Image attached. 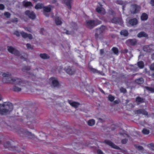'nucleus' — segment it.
I'll return each instance as SVG.
<instances>
[{"label":"nucleus","instance_id":"obj_1","mask_svg":"<svg viewBox=\"0 0 154 154\" xmlns=\"http://www.w3.org/2000/svg\"><path fill=\"white\" fill-rule=\"evenodd\" d=\"M1 74L3 77L2 81L4 83H13L15 85L14 87L15 91H20L26 85L25 82L20 79L13 77L10 72H3Z\"/></svg>","mask_w":154,"mask_h":154},{"label":"nucleus","instance_id":"obj_2","mask_svg":"<svg viewBox=\"0 0 154 154\" xmlns=\"http://www.w3.org/2000/svg\"><path fill=\"white\" fill-rule=\"evenodd\" d=\"M13 108V105L9 102H6L0 104V114H6L11 111Z\"/></svg>","mask_w":154,"mask_h":154},{"label":"nucleus","instance_id":"obj_3","mask_svg":"<svg viewBox=\"0 0 154 154\" xmlns=\"http://www.w3.org/2000/svg\"><path fill=\"white\" fill-rule=\"evenodd\" d=\"M49 83L53 87H58L59 86V83L57 79L55 77H51L49 79Z\"/></svg>","mask_w":154,"mask_h":154},{"label":"nucleus","instance_id":"obj_4","mask_svg":"<svg viewBox=\"0 0 154 154\" xmlns=\"http://www.w3.org/2000/svg\"><path fill=\"white\" fill-rule=\"evenodd\" d=\"M22 134H23L25 136L30 139H33L35 140H37V137L33 134L30 132L26 131H21Z\"/></svg>","mask_w":154,"mask_h":154},{"label":"nucleus","instance_id":"obj_5","mask_svg":"<svg viewBox=\"0 0 154 154\" xmlns=\"http://www.w3.org/2000/svg\"><path fill=\"white\" fill-rule=\"evenodd\" d=\"M8 50L9 52L15 55L20 56L21 54L19 51L12 46H8Z\"/></svg>","mask_w":154,"mask_h":154},{"label":"nucleus","instance_id":"obj_6","mask_svg":"<svg viewBox=\"0 0 154 154\" xmlns=\"http://www.w3.org/2000/svg\"><path fill=\"white\" fill-rule=\"evenodd\" d=\"M140 6L136 5H133L131 6L130 11L133 14H136L140 10Z\"/></svg>","mask_w":154,"mask_h":154},{"label":"nucleus","instance_id":"obj_7","mask_svg":"<svg viewBox=\"0 0 154 154\" xmlns=\"http://www.w3.org/2000/svg\"><path fill=\"white\" fill-rule=\"evenodd\" d=\"M106 30V27L104 26H101L100 28L96 30V33L95 34V36L97 38H98V35L102 33L103 32Z\"/></svg>","mask_w":154,"mask_h":154},{"label":"nucleus","instance_id":"obj_8","mask_svg":"<svg viewBox=\"0 0 154 154\" xmlns=\"http://www.w3.org/2000/svg\"><path fill=\"white\" fill-rule=\"evenodd\" d=\"M64 70L68 74L70 75L73 74L75 71L73 68L69 66H66L64 68Z\"/></svg>","mask_w":154,"mask_h":154},{"label":"nucleus","instance_id":"obj_9","mask_svg":"<svg viewBox=\"0 0 154 154\" xmlns=\"http://www.w3.org/2000/svg\"><path fill=\"white\" fill-rule=\"evenodd\" d=\"M25 14L31 19H34L35 17V14L32 11H27L25 12Z\"/></svg>","mask_w":154,"mask_h":154},{"label":"nucleus","instance_id":"obj_10","mask_svg":"<svg viewBox=\"0 0 154 154\" xmlns=\"http://www.w3.org/2000/svg\"><path fill=\"white\" fill-rule=\"evenodd\" d=\"M68 103L72 106L75 108H77L80 105V103L77 102L72 100H68Z\"/></svg>","mask_w":154,"mask_h":154},{"label":"nucleus","instance_id":"obj_11","mask_svg":"<svg viewBox=\"0 0 154 154\" xmlns=\"http://www.w3.org/2000/svg\"><path fill=\"white\" fill-rule=\"evenodd\" d=\"M126 21L128 25H134L137 23V21L136 19H134L130 20L127 19Z\"/></svg>","mask_w":154,"mask_h":154},{"label":"nucleus","instance_id":"obj_12","mask_svg":"<svg viewBox=\"0 0 154 154\" xmlns=\"http://www.w3.org/2000/svg\"><path fill=\"white\" fill-rule=\"evenodd\" d=\"M154 48V46L152 45L149 46H145L143 48V50L144 51L150 52Z\"/></svg>","mask_w":154,"mask_h":154},{"label":"nucleus","instance_id":"obj_13","mask_svg":"<svg viewBox=\"0 0 154 154\" xmlns=\"http://www.w3.org/2000/svg\"><path fill=\"white\" fill-rule=\"evenodd\" d=\"M96 25L94 22L93 20H89L86 21V25L89 28H91Z\"/></svg>","mask_w":154,"mask_h":154},{"label":"nucleus","instance_id":"obj_14","mask_svg":"<svg viewBox=\"0 0 154 154\" xmlns=\"http://www.w3.org/2000/svg\"><path fill=\"white\" fill-rule=\"evenodd\" d=\"M96 10L98 13L102 14H104L105 12L104 9L101 6L97 7Z\"/></svg>","mask_w":154,"mask_h":154},{"label":"nucleus","instance_id":"obj_15","mask_svg":"<svg viewBox=\"0 0 154 154\" xmlns=\"http://www.w3.org/2000/svg\"><path fill=\"white\" fill-rule=\"evenodd\" d=\"M105 143L108 145L110 146L111 147L115 149H119V147L115 145V144L112 143L109 140L105 141Z\"/></svg>","mask_w":154,"mask_h":154},{"label":"nucleus","instance_id":"obj_16","mask_svg":"<svg viewBox=\"0 0 154 154\" xmlns=\"http://www.w3.org/2000/svg\"><path fill=\"white\" fill-rule=\"evenodd\" d=\"M64 3L67 6L69 9L71 8V3L72 0H63Z\"/></svg>","mask_w":154,"mask_h":154},{"label":"nucleus","instance_id":"obj_17","mask_svg":"<svg viewBox=\"0 0 154 154\" xmlns=\"http://www.w3.org/2000/svg\"><path fill=\"white\" fill-rule=\"evenodd\" d=\"M23 5L26 7L32 6V4L30 2H28L27 1H24L23 2Z\"/></svg>","mask_w":154,"mask_h":154},{"label":"nucleus","instance_id":"obj_18","mask_svg":"<svg viewBox=\"0 0 154 154\" xmlns=\"http://www.w3.org/2000/svg\"><path fill=\"white\" fill-rule=\"evenodd\" d=\"M148 18V16L147 14L145 13L142 14L141 16V19L142 20L145 21L147 20Z\"/></svg>","mask_w":154,"mask_h":154},{"label":"nucleus","instance_id":"obj_19","mask_svg":"<svg viewBox=\"0 0 154 154\" xmlns=\"http://www.w3.org/2000/svg\"><path fill=\"white\" fill-rule=\"evenodd\" d=\"M95 122V121L94 119H91L88 121L87 124L89 126H92L94 125Z\"/></svg>","mask_w":154,"mask_h":154},{"label":"nucleus","instance_id":"obj_20","mask_svg":"<svg viewBox=\"0 0 154 154\" xmlns=\"http://www.w3.org/2000/svg\"><path fill=\"white\" fill-rule=\"evenodd\" d=\"M44 6L43 4L40 3H38L36 5L35 7L36 9L38 10L42 8H43Z\"/></svg>","mask_w":154,"mask_h":154},{"label":"nucleus","instance_id":"obj_21","mask_svg":"<svg viewBox=\"0 0 154 154\" xmlns=\"http://www.w3.org/2000/svg\"><path fill=\"white\" fill-rule=\"evenodd\" d=\"M55 22L57 25H60L62 23L61 19L59 17H56L55 19Z\"/></svg>","mask_w":154,"mask_h":154},{"label":"nucleus","instance_id":"obj_22","mask_svg":"<svg viewBox=\"0 0 154 154\" xmlns=\"http://www.w3.org/2000/svg\"><path fill=\"white\" fill-rule=\"evenodd\" d=\"M147 35L145 32H141L137 35L138 37L141 38L142 37H146Z\"/></svg>","mask_w":154,"mask_h":154},{"label":"nucleus","instance_id":"obj_23","mask_svg":"<svg viewBox=\"0 0 154 154\" xmlns=\"http://www.w3.org/2000/svg\"><path fill=\"white\" fill-rule=\"evenodd\" d=\"M40 57L43 59H47L49 58V56L45 54H41L40 55Z\"/></svg>","mask_w":154,"mask_h":154},{"label":"nucleus","instance_id":"obj_24","mask_svg":"<svg viewBox=\"0 0 154 154\" xmlns=\"http://www.w3.org/2000/svg\"><path fill=\"white\" fill-rule=\"evenodd\" d=\"M44 10L46 12H50L51 9V6L49 5L48 6L45 7L43 8Z\"/></svg>","mask_w":154,"mask_h":154},{"label":"nucleus","instance_id":"obj_25","mask_svg":"<svg viewBox=\"0 0 154 154\" xmlns=\"http://www.w3.org/2000/svg\"><path fill=\"white\" fill-rule=\"evenodd\" d=\"M136 41L134 39H129L127 41V42L131 45H134L136 43Z\"/></svg>","mask_w":154,"mask_h":154},{"label":"nucleus","instance_id":"obj_26","mask_svg":"<svg viewBox=\"0 0 154 154\" xmlns=\"http://www.w3.org/2000/svg\"><path fill=\"white\" fill-rule=\"evenodd\" d=\"M120 33L121 35H123L125 36H127L128 34V32L125 30H123Z\"/></svg>","mask_w":154,"mask_h":154},{"label":"nucleus","instance_id":"obj_27","mask_svg":"<svg viewBox=\"0 0 154 154\" xmlns=\"http://www.w3.org/2000/svg\"><path fill=\"white\" fill-rule=\"evenodd\" d=\"M136 82L137 84H141L143 83V79L141 78L136 80Z\"/></svg>","mask_w":154,"mask_h":154},{"label":"nucleus","instance_id":"obj_28","mask_svg":"<svg viewBox=\"0 0 154 154\" xmlns=\"http://www.w3.org/2000/svg\"><path fill=\"white\" fill-rule=\"evenodd\" d=\"M137 64L138 67L140 68H143L144 66V63L142 61L138 62Z\"/></svg>","mask_w":154,"mask_h":154},{"label":"nucleus","instance_id":"obj_29","mask_svg":"<svg viewBox=\"0 0 154 154\" xmlns=\"http://www.w3.org/2000/svg\"><path fill=\"white\" fill-rule=\"evenodd\" d=\"M28 34L23 31L21 32V35L23 38H26L27 37Z\"/></svg>","mask_w":154,"mask_h":154},{"label":"nucleus","instance_id":"obj_30","mask_svg":"<svg viewBox=\"0 0 154 154\" xmlns=\"http://www.w3.org/2000/svg\"><path fill=\"white\" fill-rule=\"evenodd\" d=\"M108 99L109 101L112 102L114 100L115 97L114 96L109 95L108 96Z\"/></svg>","mask_w":154,"mask_h":154},{"label":"nucleus","instance_id":"obj_31","mask_svg":"<svg viewBox=\"0 0 154 154\" xmlns=\"http://www.w3.org/2000/svg\"><path fill=\"white\" fill-rule=\"evenodd\" d=\"M142 132L144 134H149V131L147 129H144L143 130Z\"/></svg>","mask_w":154,"mask_h":154},{"label":"nucleus","instance_id":"obj_32","mask_svg":"<svg viewBox=\"0 0 154 154\" xmlns=\"http://www.w3.org/2000/svg\"><path fill=\"white\" fill-rule=\"evenodd\" d=\"M112 50L114 53L115 54H117L118 52V49L116 48H113L112 49Z\"/></svg>","mask_w":154,"mask_h":154},{"label":"nucleus","instance_id":"obj_33","mask_svg":"<svg viewBox=\"0 0 154 154\" xmlns=\"http://www.w3.org/2000/svg\"><path fill=\"white\" fill-rule=\"evenodd\" d=\"M14 34L16 35L17 36H19L21 35V32H19L18 31H15L14 33Z\"/></svg>","mask_w":154,"mask_h":154},{"label":"nucleus","instance_id":"obj_34","mask_svg":"<svg viewBox=\"0 0 154 154\" xmlns=\"http://www.w3.org/2000/svg\"><path fill=\"white\" fill-rule=\"evenodd\" d=\"M87 91H88L90 94L92 93L94 91L91 88H88V90L87 89Z\"/></svg>","mask_w":154,"mask_h":154},{"label":"nucleus","instance_id":"obj_35","mask_svg":"<svg viewBox=\"0 0 154 154\" xmlns=\"http://www.w3.org/2000/svg\"><path fill=\"white\" fill-rule=\"evenodd\" d=\"M136 101L138 102H141L143 101V99L139 97H138L136 98Z\"/></svg>","mask_w":154,"mask_h":154},{"label":"nucleus","instance_id":"obj_36","mask_svg":"<svg viewBox=\"0 0 154 154\" xmlns=\"http://www.w3.org/2000/svg\"><path fill=\"white\" fill-rule=\"evenodd\" d=\"M5 16L7 18H9L10 16V14L8 12H5L4 14Z\"/></svg>","mask_w":154,"mask_h":154},{"label":"nucleus","instance_id":"obj_37","mask_svg":"<svg viewBox=\"0 0 154 154\" xmlns=\"http://www.w3.org/2000/svg\"><path fill=\"white\" fill-rule=\"evenodd\" d=\"M24 29L26 30L29 32H31L32 31V29H31L29 27H25L24 28Z\"/></svg>","mask_w":154,"mask_h":154},{"label":"nucleus","instance_id":"obj_38","mask_svg":"<svg viewBox=\"0 0 154 154\" xmlns=\"http://www.w3.org/2000/svg\"><path fill=\"white\" fill-rule=\"evenodd\" d=\"M26 47L27 48L29 49H32L33 47L30 44H26Z\"/></svg>","mask_w":154,"mask_h":154},{"label":"nucleus","instance_id":"obj_39","mask_svg":"<svg viewBox=\"0 0 154 154\" xmlns=\"http://www.w3.org/2000/svg\"><path fill=\"white\" fill-rule=\"evenodd\" d=\"M146 88L147 90H149L151 92H154V90L152 88L148 87H146Z\"/></svg>","mask_w":154,"mask_h":154},{"label":"nucleus","instance_id":"obj_40","mask_svg":"<svg viewBox=\"0 0 154 154\" xmlns=\"http://www.w3.org/2000/svg\"><path fill=\"white\" fill-rule=\"evenodd\" d=\"M30 69V67L29 66L25 67L23 68V71L25 70H29Z\"/></svg>","mask_w":154,"mask_h":154},{"label":"nucleus","instance_id":"obj_41","mask_svg":"<svg viewBox=\"0 0 154 154\" xmlns=\"http://www.w3.org/2000/svg\"><path fill=\"white\" fill-rule=\"evenodd\" d=\"M27 38H28L29 39H31L32 38V36L30 34H28Z\"/></svg>","mask_w":154,"mask_h":154},{"label":"nucleus","instance_id":"obj_42","mask_svg":"<svg viewBox=\"0 0 154 154\" xmlns=\"http://www.w3.org/2000/svg\"><path fill=\"white\" fill-rule=\"evenodd\" d=\"M150 69L152 70H154V63L152 64L150 67Z\"/></svg>","mask_w":154,"mask_h":154},{"label":"nucleus","instance_id":"obj_43","mask_svg":"<svg viewBox=\"0 0 154 154\" xmlns=\"http://www.w3.org/2000/svg\"><path fill=\"white\" fill-rule=\"evenodd\" d=\"M138 111H139V112H138L139 113H141L144 115H147V113L146 112L143 111V112H141L140 110Z\"/></svg>","mask_w":154,"mask_h":154},{"label":"nucleus","instance_id":"obj_44","mask_svg":"<svg viewBox=\"0 0 154 154\" xmlns=\"http://www.w3.org/2000/svg\"><path fill=\"white\" fill-rule=\"evenodd\" d=\"M97 153L98 154H103V152L100 150H98L97 151Z\"/></svg>","mask_w":154,"mask_h":154},{"label":"nucleus","instance_id":"obj_45","mask_svg":"<svg viewBox=\"0 0 154 154\" xmlns=\"http://www.w3.org/2000/svg\"><path fill=\"white\" fill-rule=\"evenodd\" d=\"M120 91L123 93H125L126 92V90L124 88H121L120 89Z\"/></svg>","mask_w":154,"mask_h":154},{"label":"nucleus","instance_id":"obj_46","mask_svg":"<svg viewBox=\"0 0 154 154\" xmlns=\"http://www.w3.org/2000/svg\"><path fill=\"white\" fill-rule=\"evenodd\" d=\"M4 8V6L2 4L0 5V10H3Z\"/></svg>","mask_w":154,"mask_h":154},{"label":"nucleus","instance_id":"obj_47","mask_svg":"<svg viewBox=\"0 0 154 154\" xmlns=\"http://www.w3.org/2000/svg\"><path fill=\"white\" fill-rule=\"evenodd\" d=\"M150 3L152 5L154 6V0H151Z\"/></svg>","mask_w":154,"mask_h":154},{"label":"nucleus","instance_id":"obj_48","mask_svg":"<svg viewBox=\"0 0 154 154\" xmlns=\"http://www.w3.org/2000/svg\"><path fill=\"white\" fill-rule=\"evenodd\" d=\"M117 3L119 4L122 5L123 2L122 1H117Z\"/></svg>","mask_w":154,"mask_h":154},{"label":"nucleus","instance_id":"obj_49","mask_svg":"<svg viewBox=\"0 0 154 154\" xmlns=\"http://www.w3.org/2000/svg\"><path fill=\"white\" fill-rule=\"evenodd\" d=\"M127 142V140L126 139L122 140V142L123 143H125Z\"/></svg>","mask_w":154,"mask_h":154},{"label":"nucleus","instance_id":"obj_50","mask_svg":"<svg viewBox=\"0 0 154 154\" xmlns=\"http://www.w3.org/2000/svg\"><path fill=\"white\" fill-rule=\"evenodd\" d=\"M119 102V100H116L114 101L115 103L116 104L118 103Z\"/></svg>","mask_w":154,"mask_h":154},{"label":"nucleus","instance_id":"obj_51","mask_svg":"<svg viewBox=\"0 0 154 154\" xmlns=\"http://www.w3.org/2000/svg\"><path fill=\"white\" fill-rule=\"evenodd\" d=\"M100 53L101 54H102V53H103V50H100Z\"/></svg>","mask_w":154,"mask_h":154},{"label":"nucleus","instance_id":"obj_52","mask_svg":"<svg viewBox=\"0 0 154 154\" xmlns=\"http://www.w3.org/2000/svg\"><path fill=\"white\" fill-rule=\"evenodd\" d=\"M57 0H52V2L53 3H54L57 1Z\"/></svg>","mask_w":154,"mask_h":154},{"label":"nucleus","instance_id":"obj_53","mask_svg":"<svg viewBox=\"0 0 154 154\" xmlns=\"http://www.w3.org/2000/svg\"><path fill=\"white\" fill-rule=\"evenodd\" d=\"M98 119L100 121H101L102 119L101 118H99Z\"/></svg>","mask_w":154,"mask_h":154},{"label":"nucleus","instance_id":"obj_54","mask_svg":"<svg viewBox=\"0 0 154 154\" xmlns=\"http://www.w3.org/2000/svg\"><path fill=\"white\" fill-rule=\"evenodd\" d=\"M2 99V97L1 95H0V100H1Z\"/></svg>","mask_w":154,"mask_h":154},{"label":"nucleus","instance_id":"obj_55","mask_svg":"<svg viewBox=\"0 0 154 154\" xmlns=\"http://www.w3.org/2000/svg\"><path fill=\"white\" fill-rule=\"evenodd\" d=\"M152 76L153 78H154V74H153L152 75Z\"/></svg>","mask_w":154,"mask_h":154},{"label":"nucleus","instance_id":"obj_56","mask_svg":"<svg viewBox=\"0 0 154 154\" xmlns=\"http://www.w3.org/2000/svg\"><path fill=\"white\" fill-rule=\"evenodd\" d=\"M17 21V19H16L15 21Z\"/></svg>","mask_w":154,"mask_h":154},{"label":"nucleus","instance_id":"obj_57","mask_svg":"<svg viewBox=\"0 0 154 154\" xmlns=\"http://www.w3.org/2000/svg\"><path fill=\"white\" fill-rule=\"evenodd\" d=\"M112 22L114 23H115L116 22L114 21H112Z\"/></svg>","mask_w":154,"mask_h":154},{"label":"nucleus","instance_id":"obj_58","mask_svg":"<svg viewBox=\"0 0 154 154\" xmlns=\"http://www.w3.org/2000/svg\"><path fill=\"white\" fill-rule=\"evenodd\" d=\"M33 1H37V0H33Z\"/></svg>","mask_w":154,"mask_h":154},{"label":"nucleus","instance_id":"obj_59","mask_svg":"<svg viewBox=\"0 0 154 154\" xmlns=\"http://www.w3.org/2000/svg\"><path fill=\"white\" fill-rule=\"evenodd\" d=\"M141 149H142V147H140Z\"/></svg>","mask_w":154,"mask_h":154},{"label":"nucleus","instance_id":"obj_60","mask_svg":"<svg viewBox=\"0 0 154 154\" xmlns=\"http://www.w3.org/2000/svg\"><path fill=\"white\" fill-rule=\"evenodd\" d=\"M152 146H154V145H152Z\"/></svg>","mask_w":154,"mask_h":154}]
</instances>
